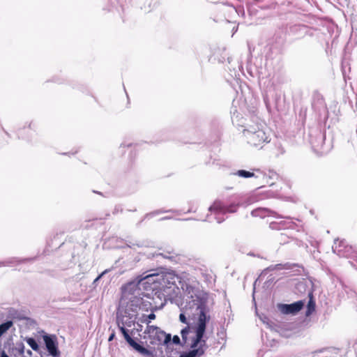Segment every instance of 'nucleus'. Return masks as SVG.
Instances as JSON below:
<instances>
[{
  "label": "nucleus",
  "mask_w": 357,
  "mask_h": 357,
  "mask_svg": "<svg viewBox=\"0 0 357 357\" xmlns=\"http://www.w3.org/2000/svg\"><path fill=\"white\" fill-rule=\"evenodd\" d=\"M144 296L146 297V294L136 289L135 284H127L122 288V296L117 310V325L130 347L142 356L151 357L153 356V351L135 342L126 328L135 324L139 309L153 311L151 302L144 300Z\"/></svg>",
  "instance_id": "1"
},
{
  "label": "nucleus",
  "mask_w": 357,
  "mask_h": 357,
  "mask_svg": "<svg viewBox=\"0 0 357 357\" xmlns=\"http://www.w3.org/2000/svg\"><path fill=\"white\" fill-rule=\"evenodd\" d=\"M185 305L182 307L179 319L182 323L187 324V317L197 314V322L192 326L188 325L181 331L182 340L185 344L190 347H197L199 342L204 344L206 339L204 333L206 323L210 320L208 307L207 294L195 289L190 286H186Z\"/></svg>",
  "instance_id": "2"
},
{
  "label": "nucleus",
  "mask_w": 357,
  "mask_h": 357,
  "mask_svg": "<svg viewBox=\"0 0 357 357\" xmlns=\"http://www.w3.org/2000/svg\"><path fill=\"white\" fill-rule=\"evenodd\" d=\"M243 134L248 144L255 148L261 149L263 146L271 140L270 135L266 130V127L258 122L245 123L241 126Z\"/></svg>",
  "instance_id": "3"
},
{
  "label": "nucleus",
  "mask_w": 357,
  "mask_h": 357,
  "mask_svg": "<svg viewBox=\"0 0 357 357\" xmlns=\"http://www.w3.org/2000/svg\"><path fill=\"white\" fill-rule=\"evenodd\" d=\"M159 289L166 294L175 293V289H178L176 282L181 283L180 278L174 272H166L160 274Z\"/></svg>",
  "instance_id": "4"
},
{
  "label": "nucleus",
  "mask_w": 357,
  "mask_h": 357,
  "mask_svg": "<svg viewBox=\"0 0 357 357\" xmlns=\"http://www.w3.org/2000/svg\"><path fill=\"white\" fill-rule=\"evenodd\" d=\"M144 333L147 335L148 338L150 340V344L153 345H168L171 342V335L167 334L160 328L155 326L148 325Z\"/></svg>",
  "instance_id": "5"
},
{
  "label": "nucleus",
  "mask_w": 357,
  "mask_h": 357,
  "mask_svg": "<svg viewBox=\"0 0 357 357\" xmlns=\"http://www.w3.org/2000/svg\"><path fill=\"white\" fill-rule=\"evenodd\" d=\"M160 274H149L139 279H137L128 284H135L137 289L155 290L159 289Z\"/></svg>",
  "instance_id": "6"
},
{
  "label": "nucleus",
  "mask_w": 357,
  "mask_h": 357,
  "mask_svg": "<svg viewBox=\"0 0 357 357\" xmlns=\"http://www.w3.org/2000/svg\"><path fill=\"white\" fill-rule=\"evenodd\" d=\"M238 207V205L235 203L227 206L220 201H216L208 209L211 212L214 213L218 223H221L224 221L225 218L220 217V215H223L227 213H234L237 211Z\"/></svg>",
  "instance_id": "7"
},
{
  "label": "nucleus",
  "mask_w": 357,
  "mask_h": 357,
  "mask_svg": "<svg viewBox=\"0 0 357 357\" xmlns=\"http://www.w3.org/2000/svg\"><path fill=\"white\" fill-rule=\"evenodd\" d=\"M304 304L303 301H298L291 304H280L278 309L284 314H296L303 307Z\"/></svg>",
  "instance_id": "8"
},
{
  "label": "nucleus",
  "mask_w": 357,
  "mask_h": 357,
  "mask_svg": "<svg viewBox=\"0 0 357 357\" xmlns=\"http://www.w3.org/2000/svg\"><path fill=\"white\" fill-rule=\"evenodd\" d=\"M43 340L45 344L47 350L50 354L54 357L59 356V351L57 348L56 338L54 336L45 335L43 336Z\"/></svg>",
  "instance_id": "9"
},
{
  "label": "nucleus",
  "mask_w": 357,
  "mask_h": 357,
  "mask_svg": "<svg viewBox=\"0 0 357 357\" xmlns=\"http://www.w3.org/2000/svg\"><path fill=\"white\" fill-rule=\"evenodd\" d=\"M332 249L333 252L340 257H347L351 248L347 245L344 241H339L337 239L335 241Z\"/></svg>",
  "instance_id": "10"
},
{
  "label": "nucleus",
  "mask_w": 357,
  "mask_h": 357,
  "mask_svg": "<svg viewBox=\"0 0 357 357\" xmlns=\"http://www.w3.org/2000/svg\"><path fill=\"white\" fill-rule=\"evenodd\" d=\"M252 215L254 217H260L264 218L266 216H273L275 218H286L290 220L289 217L279 215L276 212L267 208H258L252 211Z\"/></svg>",
  "instance_id": "11"
},
{
  "label": "nucleus",
  "mask_w": 357,
  "mask_h": 357,
  "mask_svg": "<svg viewBox=\"0 0 357 357\" xmlns=\"http://www.w3.org/2000/svg\"><path fill=\"white\" fill-rule=\"evenodd\" d=\"M255 171L257 172V174H255L254 172H251L250 171H247V170H244V169L238 170L237 172L233 173L232 174L235 175V176H238L239 177L245 178H251V177H255L257 178H262L264 180L266 178V174L261 172L259 169H256Z\"/></svg>",
  "instance_id": "12"
},
{
  "label": "nucleus",
  "mask_w": 357,
  "mask_h": 357,
  "mask_svg": "<svg viewBox=\"0 0 357 357\" xmlns=\"http://www.w3.org/2000/svg\"><path fill=\"white\" fill-rule=\"evenodd\" d=\"M206 348V342L204 344H202V342H199L197 347H191L192 350H190L188 353H185L181 355L179 357H197L202 356Z\"/></svg>",
  "instance_id": "13"
},
{
  "label": "nucleus",
  "mask_w": 357,
  "mask_h": 357,
  "mask_svg": "<svg viewBox=\"0 0 357 357\" xmlns=\"http://www.w3.org/2000/svg\"><path fill=\"white\" fill-rule=\"evenodd\" d=\"M24 344L22 342H16L10 349V354L12 357H23Z\"/></svg>",
  "instance_id": "14"
},
{
  "label": "nucleus",
  "mask_w": 357,
  "mask_h": 357,
  "mask_svg": "<svg viewBox=\"0 0 357 357\" xmlns=\"http://www.w3.org/2000/svg\"><path fill=\"white\" fill-rule=\"evenodd\" d=\"M310 300L307 305V310L305 312V315L307 317L312 314V313L315 310V302L314 301L311 294H310Z\"/></svg>",
  "instance_id": "15"
},
{
  "label": "nucleus",
  "mask_w": 357,
  "mask_h": 357,
  "mask_svg": "<svg viewBox=\"0 0 357 357\" xmlns=\"http://www.w3.org/2000/svg\"><path fill=\"white\" fill-rule=\"evenodd\" d=\"M25 340L33 351H38L39 350V346L34 338L26 337Z\"/></svg>",
  "instance_id": "16"
},
{
  "label": "nucleus",
  "mask_w": 357,
  "mask_h": 357,
  "mask_svg": "<svg viewBox=\"0 0 357 357\" xmlns=\"http://www.w3.org/2000/svg\"><path fill=\"white\" fill-rule=\"evenodd\" d=\"M13 326L12 321H8L5 323L0 324V337Z\"/></svg>",
  "instance_id": "17"
},
{
  "label": "nucleus",
  "mask_w": 357,
  "mask_h": 357,
  "mask_svg": "<svg viewBox=\"0 0 357 357\" xmlns=\"http://www.w3.org/2000/svg\"><path fill=\"white\" fill-rule=\"evenodd\" d=\"M155 319V315L153 313V312L152 311V313H151L148 316L143 315L141 321H142V322L146 323L147 326H148L149 324L150 323L151 320H153Z\"/></svg>",
  "instance_id": "18"
},
{
  "label": "nucleus",
  "mask_w": 357,
  "mask_h": 357,
  "mask_svg": "<svg viewBox=\"0 0 357 357\" xmlns=\"http://www.w3.org/2000/svg\"><path fill=\"white\" fill-rule=\"evenodd\" d=\"M282 265L280 264H276L274 266H271L270 267H268V269L271 271L279 270V269H282Z\"/></svg>",
  "instance_id": "19"
},
{
  "label": "nucleus",
  "mask_w": 357,
  "mask_h": 357,
  "mask_svg": "<svg viewBox=\"0 0 357 357\" xmlns=\"http://www.w3.org/2000/svg\"><path fill=\"white\" fill-rule=\"evenodd\" d=\"M33 353L30 349H24L23 357H32Z\"/></svg>",
  "instance_id": "20"
},
{
  "label": "nucleus",
  "mask_w": 357,
  "mask_h": 357,
  "mask_svg": "<svg viewBox=\"0 0 357 357\" xmlns=\"http://www.w3.org/2000/svg\"><path fill=\"white\" fill-rule=\"evenodd\" d=\"M172 340V342L175 344H180V338L178 335H174L172 339L171 338V341Z\"/></svg>",
  "instance_id": "21"
},
{
  "label": "nucleus",
  "mask_w": 357,
  "mask_h": 357,
  "mask_svg": "<svg viewBox=\"0 0 357 357\" xmlns=\"http://www.w3.org/2000/svg\"><path fill=\"white\" fill-rule=\"evenodd\" d=\"M169 255H165V257L166 258H172L174 257V255H175L174 252H168Z\"/></svg>",
  "instance_id": "22"
},
{
  "label": "nucleus",
  "mask_w": 357,
  "mask_h": 357,
  "mask_svg": "<svg viewBox=\"0 0 357 357\" xmlns=\"http://www.w3.org/2000/svg\"><path fill=\"white\" fill-rule=\"evenodd\" d=\"M279 224L282 225V227H289V226L286 224V222H285L284 221H280V222H279Z\"/></svg>",
  "instance_id": "23"
},
{
  "label": "nucleus",
  "mask_w": 357,
  "mask_h": 357,
  "mask_svg": "<svg viewBox=\"0 0 357 357\" xmlns=\"http://www.w3.org/2000/svg\"><path fill=\"white\" fill-rule=\"evenodd\" d=\"M0 357H9L5 351H1V354H0Z\"/></svg>",
  "instance_id": "24"
},
{
  "label": "nucleus",
  "mask_w": 357,
  "mask_h": 357,
  "mask_svg": "<svg viewBox=\"0 0 357 357\" xmlns=\"http://www.w3.org/2000/svg\"><path fill=\"white\" fill-rule=\"evenodd\" d=\"M114 337V333L111 334L110 336L109 337L108 340L112 341L113 340Z\"/></svg>",
  "instance_id": "25"
},
{
  "label": "nucleus",
  "mask_w": 357,
  "mask_h": 357,
  "mask_svg": "<svg viewBox=\"0 0 357 357\" xmlns=\"http://www.w3.org/2000/svg\"><path fill=\"white\" fill-rule=\"evenodd\" d=\"M158 213H159V211H154L152 213L149 214V215H156Z\"/></svg>",
  "instance_id": "26"
},
{
  "label": "nucleus",
  "mask_w": 357,
  "mask_h": 357,
  "mask_svg": "<svg viewBox=\"0 0 357 357\" xmlns=\"http://www.w3.org/2000/svg\"><path fill=\"white\" fill-rule=\"evenodd\" d=\"M103 274H104V273H102L100 275H99L98 278H96V279L95 280V281H94V282L98 281V280L101 278V276H102Z\"/></svg>",
  "instance_id": "27"
},
{
  "label": "nucleus",
  "mask_w": 357,
  "mask_h": 357,
  "mask_svg": "<svg viewBox=\"0 0 357 357\" xmlns=\"http://www.w3.org/2000/svg\"><path fill=\"white\" fill-rule=\"evenodd\" d=\"M271 227L272 228H275L274 227V223L273 222H271V225H270Z\"/></svg>",
  "instance_id": "28"
},
{
  "label": "nucleus",
  "mask_w": 357,
  "mask_h": 357,
  "mask_svg": "<svg viewBox=\"0 0 357 357\" xmlns=\"http://www.w3.org/2000/svg\"><path fill=\"white\" fill-rule=\"evenodd\" d=\"M4 265H5L4 262H1L0 263V266H4Z\"/></svg>",
  "instance_id": "29"
},
{
  "label": "nucleus",
  "mask_w": 357,
  "mask_h": 357,
  "mask_svg": "<svg viewBox=\"0 0 357 357\" xmlns=\"http://www.w3.org/2000/svg\"><path fill=\"white\" fill-rule=\"evenodd\" d=\"M140 327H139V331H142V326H139Z\"/></svg>",
  "instance_id": "30"
},
{
  "label": "nucleus",
  "mask_w": 357,
  "mask_h": 357,
  "mask_svg": "<svg viewBox=\"0 0 357 357\" xmlns=\"http://www.w3.org/2000/svg\"><path fill=\"white\" fill-rule=\"evenodd\" d=\"M140 327H139V331H142V326H139Z\"/></svg>",
  "instance_id": "31"
},
{
  "label": "nucleus",
  "mask_w": 357,
  "mask_h": 357,
  "mask_svg": "<svg viewBox=\"0 0 357 357\" xmlns=\"http://www.w3.org/2000/svg\"><path fill=\"white\" fill-rule=\"evenodd\" d=\"M130 248H133L134 245H128Z\"/></svg>",
  "instance_id": "32"
},
{
  "label": "nucleus",
  "mask_w": 357,
  "mask_h": 357,
  "mask_svg": "<svg viewBox=\"0 0 357 357\" xmlns=\"http://www.w3.org/2000/svg\"><path fill=\"white\" fill-rule=\"evenodd\" d=\"M356 31H357V28H356Z\"/></svg>",
  "instance_id": "33"
}]
</instances>
